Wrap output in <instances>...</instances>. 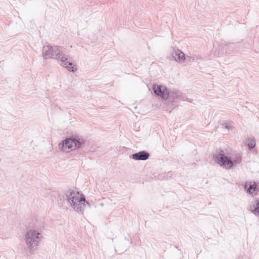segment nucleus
<instances>
[{"instance_id": "obj_3", "label": "nucleus", "mask_w": 259, "mask_h": 259, "mask_svg": "<svg viewBox=\"0 0 259 259\" xmlns=\"http://www.w3.org/2000/svg\"><path fill=\"white\" fill-rule=\"evenodd\" d=\"M63 198L77 212H82L85 205H90L82 194L73 189H69L67 190L63 195Z\"/></svg>"}, {"instance_id": "obj_2", "label": "nucleus", "mask_w": 259, "mask_h": 259, "mask_svg": "<svg viewBox=\"0 0 259 259\" xmlns=\"http://www.w3.org/2000/svg\"><path fill=\"white\" fill-rule=\"evenodd\" d=\"M42 56L44 59H55L61 62V65L69 71L74 72L76 65L62 52V47L57 46L46 45L42 49Z\"/></svg>"}, {"instance_id": "obj_11", "label": "nucleus", "mask_w": 259, "mask_h": 259, "mask_svg": "<svg viewBox=\"0 0 259 259\" xmlns=\"http://www.w3.org/2000/svg\"><path fill=\"white\" fill-rule=\"evenodd\" d=\"M244 188L249 194H253V192L256 193L258 192V188L255 182L252 184L251 182H246L244 184Z\"/></svg>"}, {"instance_id": "obj_4", "label": "nucleus", "mask_w": 259, "mask_h": 259, "mask_svg": "<svg viewBox=\"0 0 259 259\" xmlns=\"http://www.w3.org/2000/svg\"><path fill=\"white\" fill-rule=\"evenodd\" d=\"M85 140L78 136L72 135L68 138H66L62 141L59 144V148L61 150H63L65 147L68 149H80L82 148L85 144Z\"/></svg>"}, {"instance_id": "obj_12", "label": "nucleus", "mask_w": 259, "mask_h": 259, "mask_svg": "<svg viewBox=\"0 0 259 259\" xmlns=\"http://www.w3.org/2000/svg\"><path fill=\"white\" fill-rule=\"evenodd\" d=\"M249 210L255 216L259 217V198H255L251 202Z\"/></svg>"}, {"instance_id": "obj_13", "label": "nucleus", "mask_w": 259, "mask_h": 259, "mask_svg": "<svg viewBox=\"0 0 259 259\" xmlns=\"http://www.w3.org/2000/svg\"><path fill=\"white\" fill-rule=\"evenodd\" d=\"M232 161L233 162V166L234 165H235L237 164H239L241 161V157L239 154H236L235 155V158L233 159L232 160Z\"/></svg>"}, {"instance_id": "obj_10", "label": "nucleus", "mask_w": 259, "mask_h": 259, "mask_svg": "<svg viewBox=\"0 0 259 259\" xmlns=\"http://www.w3.org/2000/svg\"><path fill=\"white\" fill-rule=\"evenodd\" d=\"M150 157V153L145 151L143 150L133 154L130 157L135 160H146Z\"/></svg>"}, {"instance_id": "obj_16", "label": "nucleus", "mask_w": 259, "mask_h": 259, "mask_svg": "<svg viewBox=\"0 0 259 259\" xmlns=\"http://www.w3.org/2000/svg\"><path fill=\"white\" fill-rule=\"evenodd\" d=\"M111 234H112L110 236H108V237L112 240V241H113L114 239L115 238L116 236L112 233Z\"/></svg>"}, {"instance_id": "obj_5", "label": "nucleus", "mask_w": 259, "mask_h": 259, "mask_svg": "<svg viewBox=\"0 0 259 259\" xmlns=\"http://www.w3.org/2000/svg\"><path fill=\"white\" fill-rule=\"evenodd\" d=\"M213 160L221 166L226 169H230L233 167L231 158L226 155L223 150L219 149L213 154Z\"/></svg>"}, {"instance_id": "obj_15", "label": "nucleus", "mask_w": 259, "mask_h": 259, "mask_svg": "<svg viewBox=\"0 0 259 259\" xmlns=\"http://www.w3.org/2000/svg\"><path fill=\"white\" fill-rule=\"evenodd\" d=\"M222 125H224L225 128L227 130H230L232 129L233 127V125L231 122L230 121H224L223 123H222Z\"/></svg>"}, {"instance_id": "obj_7", "label": "nucleus", "mask_w": 259, "mask_h": 259, "mask_svg": "<svg viewBox=\"0 0 259 259\" xmlns=\"http://www.w3.org/2000/svg\"><path fill=\"white\" fill-rule=\"evenodd\" d=\"M238 47V43L223 42L216 49L219 55L230 54L234 52V49Z\"/></svg>"}, {"instance_id": "obj_1", "label": "nucleus", "mask_w": 259, "mask_h": 259, "mask_svg": "<svg viewBox=\"0 0 259 259\" xmlns=\"http://www.w3.org/2000/svg\"><path fill=\"white\" fill-rule=\"evenodd\" d=\"M26 225L24 240L27 247L32 252L37 249L41 239L40 232L44 229V223L37 220H29Z\"/></svg>"}, {"instance_id": "obj_6", "label": "nucleus", "mask_w": 259, "mask_h": 259, "mask_svg": "<svg viewBox=\"0 0 259 259\" xmlns=\"http://www.w3.org/2000/svg\"><path fill=\"white\" fill-rule=\"evenodd\" d=\"M168 102H170L172 105H175L180 101H186L190 102V99L182 95V92L179 91H170L167 92V98Z\"/></svg>"}, {"instance_id": "obj_14", "label": "nucleus", "mask_w": 259, "mask_h": 259, "mask_svg": "<svg viewBox=\"0 0 259 259\" xmlns=\"http://www.w3.org/2000/svg\"><path fill=\"white\" fill-rule=\"evenodd\" d=\"M255 146V142L254 139L248 140V143H247V147H248V149H249V150L252 149L253 148H254Z\"/></svg>"}, {"instance_id": "obj_9", "label": "nucleus", "mask_w": 259, "mask_h": 259, "mask_svg": "<svg viewBox=\"0 0 259 259\" xmlns=\"http://www.w3.org/2000/svg\"><path fill=\"white\" fill-rule=\"evenodd\" d=\"M171 57L178 63H183L185 60L184 53L179 49H172Z\"/></svg>"}, {"instance_id": "obj_8", "label": "nucleus", "mask_w": 259, "mask_h": 259, "mask_svg": "<svg viewBox=\"0 0 259 259\" xmlns=\"http://www.w3.org/2000/svg\"><path fill=\"white\" fill-rule=\"evenodd\" d=\"M152 90L155 95L158 98L164 100L167 98L168 89L162 84L154 83L152 85Z\"/></svg>"}]
</instances>
